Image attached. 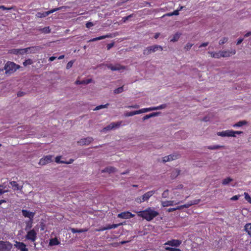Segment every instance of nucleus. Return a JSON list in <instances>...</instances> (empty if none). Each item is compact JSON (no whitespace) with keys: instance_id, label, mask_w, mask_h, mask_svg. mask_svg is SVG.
I'll use <instances>...</instances> for the list:
<instances>
[{"instance_id":"obj_48","label":"nucleus","mask_w":251,"mask_h":251,"mask_svg":"<svg viewBox=\"0 0 251 251\" xmlns=\"http://www.w3.org/2000/svg\"><path fill=\"white\" fill-rule=\"evenodd\" d=\"M168 190H166L163 192V193L162 194V197L164 198H166L168 197Z\"/></svg>"},{"instance_id":"obj_4","label":"nucleus","mask_w":251,"mask_h":251,"mask_svg":"<svg viewBox=\"0 0 251 251\" xmlns=\"http://www.w3.org/2000/svg\"><path fill=\"white\" fill-rule=\"evenodd\" d=\"M61 8H62V7H58V8H54V9H51V10H50V11H47V12H38L36 14V16L37 17H38V18L45 17L48 16L49 14H50L51 13H52L54 12H55L56 11H58V10L61 9Z\"/></svg>"},{"instance_id":"obj_20","label":"nucleus","mask_w":251,"mask_h":251,"mask_svg":"<svg viewBox=\"0 0 251 251\" xmlns=\"http://www.w3.org/2000/svg\"><path fill=\"white\" fill-rule=\"evenodd\" d=\"M220 57H226L230 56V54L232 53L233 54H235L236 53V51L234 50L233 51L228 52L226 51H220Z\"/></svg>"},{"instance_id":"obj_58","label":"nucleus","mask_w":251,"mask_h":251,"mask_svg":"<svg viewBox=\"0 0 251 251\" xmlns=\"http://www.w3.org/2000/svg\"><path fill=\"white\" fill-rule=\"evenodd\" d=\"M114 43H111L107 44V50H110L111 48H112L114 46Z\"/></svg>"},{"instance_id":"obj_49","label":"nucleus","mask_w":251,"mask_h":251,"mask_svg":"<svg viewBox=\"0 0 251 251\" xmlns=\"http://www.w3.org/2000/svg\"><path fill=\"white\" fill-rule=\"evenodd\" d=\"M73 63H74L73 61L71 60V61H69L66 65V69H69L70 68H71L72 67Z\"/></svg>"},{"instance_id":"obj_50","label":"nucleus","mask_w":251,"mask_h":251,"mask_svg":"<svg viewBox=\"0 0 251 251\" xmlns=\"http://www.w3.org/2000/svg\"><path fill=\"white\" fill-rule=\"evenodd\" d=\"M201 201L200 199L190 201L192 203V205L198 204Z\"/></svg>"},{"instance_id":"obj_34","label":"nucleus","mask_w":251,"mask_h":251,"mask_svg":"<svg viewBox=\"0 0 251 251\" xmlns=\"http://www.w3.org/2000/svg\"><path fill=\"white\" fill-rule=\"evenodd\" d=\"M109 105V103H106L104 105H100L99 106H97L95 107V108L94 109V110H99L100 109H101L102 108H107L108 106Z\"/></svg>"},{"instance_id":"obj_28","label":"nucleus","mask_w":251,"mask_h":251,"mask_svg":"<svg viewBox=\"0 0 251 251\" xmlns=\"http://www.w3.org/2000/svg\"><path fill=\"white\" fill-rule=\"evenodd\" d=\"M181 35V33L178 32L176 33L172 39H171L170 41L172 42H175L179 39L180 36Z\"/></svg>"},{"instance_id":"obj_5","label":"nucleus","mask_w":251,"mask_h":251,"mask_svg":"<svg viewBox=\"0 0 251 251\" xmlns=\"http://www.w3.org/2000/svg\"><path fill=\"white\" fill-rule=\"evenodd\" d=\"M103 65H105L108 69L113 71H120L121 69H124L125 68L124 66H121L119 64H116L115 65H113L112 64H103Z\"/></svg>"},{"instance_id":"obj_12","label":"nucleus","mask_w":251,"mask_h":251,"mask_svg":"<svg viewBox=\"0 0 251 251\" xmlns=\"http://www.w3.org/2000/svg\"><path fill=\"white\" fill-rule=\"evenodd\" d=\"M134 216V214H131L130 212L126 211L122 212L118 215V217L122 219H129Z\"/></svg>"},{"instance_id":"obj_64","label":"nucleus","mask_w":251,"mask_h":251,"mask_svg":"<svg viewBox=\"0 0 251 251\" xmlns=\"http://www.w3.org/2000/svg\"><path fill=\"white\" fill-rule=\"evenodd\" d=\"M12 52L14 54H19V49H14Z\"/></svg>"},{"instance_id":"obj_63","label":"nucleus","mask_w":251,"mask_h":251,"mask_svg":"<svg viewBox=\"0 0 251 251\" xmlns=\"http://www.w3.org/2000/svg\"><path fill=\"white\" fill-rule=\"evenodd\" d=\"M209 120V118L207 116H205L204 117H203L202 118V119L201 120L202 121H203V122H207Z\"/></svg>"},{"instance_id":"obj_8","label":"nucleus","mask_w":251,"mask_h":251,"mask_svg":"<svg viewBox=\"0 0 251 251\" xmlns=\"http://www.w3.org/2000/svg\"><path fill=\"white\" fill-rule=\"evenodd\" d=\"M52 156L50 155H47L40 160L39 164L41 165H45L52 161Z\"/></svg>"},{"instance_id":"obj_43","label":"nucleus","mask_w":251,"mask_h":251,"mask_svg":"<svg viewBox=\"0 0 251 251\" xmlns=\"http://www.w3.org/2000/svg\"><path fill=\"white\" fill-rule=\"evenodd\" d=\"M41 31L44 33H49L50 32L49 27H45L41 29Z\"/></svg>"},{"instance_id":"obj_21","label":"nucleus","mask_w":251,"mask_h":251,"mask_svg":"<svg viewBox=\"0 0 251 251\" xmlns=\"http://www.w3.org/2000/svg\"><path fill=\"white\" fill-rule=\"evenodd\" d=\"M160 114V112H153V113H151L148 115H146V116H144L142 118V120H143V121H145V120H148L151 118L157 116L159 115Z\"/></svg>"},{"instance_id":"obj_18","label":"nucleus","mask_w":251,"mask_h":251,"mask_svg":"<svg viewBox=\"0 0 251 251\" xmlns=\"http://www.w3.org/2000/svg\"><path fill=\"white\" fill-rule=\"evenodd\" d=\"M181 243V241L178 240H172L168 241L167 245H169L171 246L178 247Z\"/></svg>"},{"instance_id":"obj_25","label":"nucleus","mask_w":251,"mask_h":251,"mask_svg":"<svg viewBox=\"0 0 251 251\" xmlns=\"http://www.w3.org/2000/svg\"><path fill=\"white\" fill-rule=\"evenodd\" d=\"M174 201H166L161 202V204L163 207H166L168 206H171L174 205Z\"/></svg>"},{"instance_id":"obj_2","label":"nucleus","mask_w":251,"mask_h":251,"mask_svg":"<svg viewBox=\"0 0 251 251\" xmlns=\"http://www.w3.org/2000/svg\"><path fill=\"white\" fill-rule=\"evenodd\" d=\"M20 66L16 64L13 62L8 61L5 65L3 69H0V72L5 71L6 74H11L14 73L17 69H19Z\"/></svg>"},{"instance_id":"obj_36","label":"nucleus","mask_w":251,"mask_h":251,"mask_svg":"<svg viewBox=\"0 0 251 251\" xmlns=\"http://www.w3.org/2000/svg\"><path fill=\"white\" fill-rule=\"evenodd\" d=\"M123 91H124V87H123V86H122V87H119V88L115 89L114 90V93L115 94H118L121 93Z\"/></svg>"},{"instance_id":"obj_14","label":"nucleus","mask_w":251,"mask_h":251,"mask_svg":"<svg viewBox=\"0 0 251 251\" xmlns=\"http://www.w3.org/2000/svg\"><path fill=\"white\" fill-rule=\"evenodd\" d=\"M43 49L41 46H35L27 48V52L35 53Z\"/></svg>"},{"instance_id":"obj_24","label":"nucleus","mask_w":251,"mask_h":251,"mask_svg":"<svg viewBox=\"0 0 251 251\" xmlns=\"http://www.w3.org/2000/svg\"><path fill=\"white\" fill-rule=\"evenodd\" d=\"M33 220H28L25 221L26 226L25 227V230L26 231L29 230L32 227V223Z\"/></svg>"},{"instance_id":"obj_57","label":"nucleus","mask_w":251,"mask_h":251,"mask_svg":"<svg viewBox=\"0 0 251 251\" xmlns=\"http://www.w3.org/2000/svg\"><path fill=\"white\" fill-rule=\"evenodd\" d=\"M94 25V24L92 22H87L86 24V26L87 27V28H90L91 27L93 26Z\"/></svg>"},{"instance_id":"obj_32","label":"nucleus","mask_w":251,"mask_h":251,"mask_svg":"<svg viewBox=\"0 0 251 251\" xmlns=\"http://www.w3.org/2000/svg\"><path fill=\"white\" fill-rule=\"evenodd\" d=\"M122 225H123L122 223H120V224H118L108 225L107 226V228H108V229H110L112 228H115Z\"/></svg>"},{"instance_id":"obj_42","label":"nucleus","mask_w":251,"mask_h":251,"mask_svg":"<svg viewBox=\"0 0 251 251\" xmlns=\"http://www.w3.org/2000/svg\"><path fill=\"white\" fill-rule=\"evenodd\" d=\"M244 195H245V200L246 201H247L251 203V197L250 196V195L248 194V193L245 192Z\"/></svg>"},{"instance_id":"obj_27","label":"nucleus","mask_w":251,"mask_h":251,"mask_svg":"<svg viewBox=\"0 0 251 251\" xmlns=\"http://www.w3.org/2000/svg\"><path fill=\"white\" fill-rule=\"evenodd\" d=\"M245 230L248 232V234L251 236V223L247 224L245 226Z\"/></svg>"},{"instance_id":"obj_35","label":"nucleus","mask_w":251,"mask_h":251,"mask_svg":"<svg viewBox=\"0 0 251 251\" xmlns=\"http://www.w3.org/2000/svg\"><path fill=\"white\" fill-rule=\"evenodd\" d=\"M113 36L111 34H106L105 35H103V36H100V37H97V41L98 40H101V39H104L105 38H112Z\"/></svg>"},{"instance_id":"obj_53","label":"nucleus","mask_w":251,"mask_h":251,"mask_svg":"<svg viewBox=\"0 0 251 251\" xmlns=\"http://www.w3.org/2000/svg\"><path fill=\"white\" fill-rule=\"evenodd\" d=\"M163 162L164 163H165V162H168V161H170V160H169V157L168 156H166L165 157H164L163 158V160H162Z\"/></svg>"},{"instance_id":"obj_51","label":"nucleus","mask_w":251,"mask_h":251,"mask_svg":"<svg viewBox=\"0 0 251 251\" xmlns=\"http://www.w3.org/2000/svg\"><path fill=\"white\" fill-rule=\"evenodd\" d=\"M92 79H88L87 80H82V84H88L92 82Z\"/></svg>"},{"instance_id":"obj_55","label":"nucleus","mask_w":251,"mask_h":251,"mask_svg":"<svg viewBox=\"0 0 251 251\" xmlns=\"http://www.w3.org/2000/svg\"><path fill=\"white\" fill-rule=\"evenodd\" d=\"M166 249L171 251H181V250L179 249H176L173 248H166Z\"/></svg>"},{"instance_id":"obj_17","label":"nucleus","mask_w":251,"mask_h":251,"mask_svg":"<svg viewBox=\"0 0 251 251\" xmlns=\"http://www.w3.org/2000/svg\"><path fill=\"white\" fill-rule=\"evenodd\" d=\"M117 171V169L112 166H108L101 170V173H114Z\"/></svg>"},{"instance_id":"obj_13","label":"nucleus","mask_w":251,"mask_h":251,"mask_svg":"<svg viewBox=\"0 0 251 251\" xmlns=\"http://www.w3.org/2000/svg\"><path fill=\"white\" fill-rule=\"evenodd\" d=\"M16 248L20 250L21 251H28V249L26 248V245L23 242H16L14 245Z\"/></svg>"},{"instance_id":"obj_56","label":"nucleus","mask_w":251,"mask_h":251,"mask_svg":"<svg viewBox=\"0 0 251 251\" xmlns=\"http://www.w3.org/2000/svg\"><path fill=\"white\" fill-rule=\"evenodd\" d=\"M12 8V7H6L3 5H0V9H1L3 10H10Z\"/></svg>"},{"instance_id":"obj_22","label":"nucleus","mask_w":251,"mask_h":251,"mask_svg":"<svg viewBox=\"0 0 251 251\" xmlns=\"http://www.w3.org/2000/svg\"><path fill=\"white\" fill-rule=\"evenodd\" d=\"M168 156L169 157L170 161H171L180 157V154L176 152H174L170 155H169Z\"/></svg>"},{"instance_id":"obj_9","label":"nucleus","mask_w":251,"mask_h":251,"mask_svg":"<svg viewBox=\"0 0 251 251\" xmlns=\"http://www.w3.org/2000/svg\"><path fill=\"white\" fill-rule=\"evenodd\" d=\"M22 213L25 217L28 218L29 219V220H33V218L35 214L34 212H30L27 210L23 209L22 210Z\"/></svg>"},{"instance_id":"obj_1","label":"nucleus","mask_w":251,"mask_h":251,"mask_svg":"<svg viewBox=\"0 0 251 251\" xmlns=\"http://www.w3.org/2000/svg\"><path fill=\"white\" fill-rule=\"evenodd\" d=\"M139 217H142L147 221H151L154 218L159 215V213L151 207L147 208L143 211H140L137 212Z\"/></svg>"},{"instance_id":"obj_7","label":"nucleus","mask_w":251,"mask_h":251,"mask_svg":"<svg viewBox=\"0 0 251 251\" xmlns=\"http://www.w3.org/2000/svg\"><path fill=\"white\" fill-rule=\"evenodd\" d=\"M1 245L0 251H9L12 248V245L9 242H4L1 241Z\"/></svg>"},{"instance_id":"obj_31","label":"nucleus","mask_w":251,"mask_h":251,"mask_svg":"<svg viewBox=\"0 0 251 251\" xmlns=\"http://www.w3.org/2000/svg\"><path fill=\"white\" fill-rule=\"evenodd\" d=\"M59 243L60 242L56 238L51 239L50 242V246L57 245L59 244Z\"/></svg>"},{"instance_id":"obj_26","label":"nucleus","mask_w":251,"mask_h":251,"mask_svg":"<svg viewBox=\"0 0 251 251\" xmlns=\"http://www.w3.org/2000/svg\"><path fill=\"white\" fill-rule=\"evenodd\" d=\"M154 110L153 107L145 108L140 109L138 111V114Z\"/></svg>"},{"instance_id":"obj_40","label":"nucleus","mask_w":251,"mask_h":251,"mask_svg":"<svg viewBox=\"0 0 251 251\" xmlns=\"http://www.w3.org/2000/svg\"><path fill=\"white\" fill-rule=\"evenodd\" d=\"M167 107L166 104H163L160 106H156V107H153L154 110H159V109H164Z\"/></svg>"},{"instance_id":"obj_33","label":"nucleus","mask_w":251,"mask_h":251,"mask_svg":"<svg viewBox=\"0 0 251 251\" xmlns=\"http://www.w3.org/2000/svg\"><path fill=\"white\" fill-rule=\"evenodd\" d=\"M138 114V111H134L129 112H126L125 114V116L126 117H130V116H133L135 115Z\"/></svg>"},{"instance_id":"obj_45","label":"nucleus","mask_w":251,"mask_h":251,"mask_svg":"<svg viewBox=\"0 0 251 251\" xmlns=\"http://www.w3.org/2000/svg\"><path fill=\"white\" fill-rule=\"evenodd\" d=\"M27 52V48L19 49V54H24Z\"/></svg>"},{"instance_id":"obj_29","label":"nucleus","mask_w":251,"mask_h":251,"mask_svg":"<svg viewBox=\"0 0 251 251\" xmlns=\"http://www.w3.org/2000/svg\"><path fill=\"white\" fill-rule=\"evenodd\" d=\"M233 181V179L230 177H226L222 181V184L224 185H226L229 184V182Z\"/></svg>"},{"instance_id":"obj_30","label":"nucleus","mask_w":251,"mask_h":251,"mask_svg":"<svg viewBox=\"0 0 251 251\" xmlns=\"http://www.w3.org/2000/svg\"><path fill=\"white\" fill-rule=\"evenodd\" d=\"M247 124L246 121H241L233 125L234 127H240Z\"/></svg>"},{"instance_id":"obj_41","label":"nucleus","mask_w":251,"mask_h":251,"mask_svg":"<svg viewBox=\"0 0 251 251\" xmlns=\"http://www.w3.org/2000/svg\"><path fill=\"white\" fill-rule=\"evenodd\" d=\"M223 147H224V146L216 145V146H209V147H208V149H210V150H217V149H219L220 148H222Z\"/></svg>"},{"instance_id":"obj_52","label":"nucleus","mask_w":251,"mask_h":251,"mask_svg":"<svg viewBox=\"0 0 251 251\" xmlns=\"http://www.w3.org/2000/svg\"><path fill=\"white\" fill-rule=\"evenodd\" d=\"M71 231L74 233H77V232L80 233V232H82V231L81 230H78L76 228H72Z\"/></svg>"},{"instance_id":"obj_19","label":"nucleus","mask_w":251,"mask_h":251,"mask_svg":"<svg viewBox=\"0 0 251 251\" xmlns=\"http://www.w3.org/2000/svg\"><path fill=\"white\" fill-rule=\"evenodd\" d=\"M12 187H13V189L14 190H21L23 188V186H20L16 181H12L10 182L9 183Z\"/></svg>"},{"instance_id":"obj_39","label":"nucleus","mask_w":251,"mask_h":251,"mask_svg":"<svg viewBox=\"0 0 251 251\" xmlns=\"http://www.w3.org/2000/svg\"><path fill=\"white\" fill-rule=\"evenodd\" d=\"M193 46V44H191L190 43H188L186 45V46L184 47V50H185V51H187L189 50Z\"/></svg>"},{"instance_id":"obj_11","label":"nucleus","mask_w":251,"mask_h":251,"mask_svg":"<svg viewBox=\"0 0 251 251\" xmlns=\"http://www.w3.org/2000/svg\"><path fill=\"white\" fill-rule=\"evenodd\" d=\"M93 141V138L91 137L83 138L78 141L80 145H88Z\"/></svg>"},{"instance_id":"obj_47","label":"nucleus","mask_w":251,"mask_h":251,"mask_svg":"<svg viewBox=\"0 0 251 251\" xmlns=\"http://www.w3.org/2000/svg\"><path fill=\"white\" fill-rule=\"evenodd\" d=\"M142 196L138 197L135 199V201L138 203H141V202H144L143 200H142Z\"/></svg>"},{"instance_id":"obj_37","label":"nucleus","mask_w":251,"mask_h":251,"mask_svg":"<svg viewBox=\"0 0 251 251\" xmlns=\"http://www.w3.org/2000/svg\"><path fill=\"white\" fill-rule=\"evenodd\" d=\"M211 54V57L215 58H220V53L219 52H209Z\"/></svg>"},{"instance_id":"obj_6","label":"nucleus","mask_w":251,"mask_h":251,"mask_svg":"<svg viewBox=\"0 0 251 251\" xmlns=\"http://www.w3.org/2000/svg\"><path fill=\"white\" fill-rule=\"evenodd\" d=\"M37 237V233L34 229L30 230L27 232L25 238L27 240L34 242Z\"/></svg>"},{"instance_id":"obj_61","label":"nucleus","mask_w":251,"mask_h":251,"mask_svg":"<svg viewBox=\"0 0 251 251\" xmlns=\"http://www.w3.org/2000/svg\"><path fill=\"white\" fill-rule=\"evenodd\" d=\"M128 107L132 108H139V105L138 104H135L131 106H128Z\"/></svg>"},{"instance_id":"obj_10","label":"nucleus","mask_w":251,"mask_h":251,"mask_svg":"<svg viewBox=\"0 0 251 251\" xmlns=\"http://www.w3.org/2000/svg\"><path fill=\"white\" fill-rule=\"evenodd\" d=\"M233 130H227L225 131H223L222 132H217V135L218 136H222V137H225V136H228V137H235L236 135L232 134Z\"/></svg>"},{"instance_id":"obj_15","label":"nucleus","mask_w":251,"mask_h":251,"mask_svg":"<svg viewBox=\"0 0 251 251\" xmlns=\"http://www.w3.org/2000/svg\"><path fill=\"white\" fill-rule=\"evenodd\" d=\"M120 125V124H118V123L116 124L115 123H112L108 126L104 127L102 129V131H105L110 130H111L115 127L119 126Z\"/></svg>"},{"instance_id":"obj_60","label":"nucleus","mask_w":251,"mask_h":251,"mask_svg":"<svg viewBox=\"0 0 251 251\" xmlns=\"http://www.w3.org/2000/svg\"><path fill=\"white\" fill-rule=\"evenodd\" d=\"M239 196L235 195V196L232 197L231 198V200L232 201H236L239 199Z\"/></svg>"},{"instance_id":"obj_44","label":"nucleus","mask_w":251,"mask_h":251,"mask_svg":"<svg viewBox=\"0 0 251 251\" xmlns=\"http://www.w3.org/2000/svg\"><path fill=\"white\" fill-rule=\"evenodd\" d=\"M227 41H228L227 37H224L219 41V43L220 45H223V44L226 43L227 42Z\"/></svg>"},{"instance_id":"obj_23","label":"nucleus","mask_w":251,"mask_h":251,"mask_svg":"<svg viewBox=\"0 0 251 251\" xmlns=\"http://www.w3.org/2000/svg\"><path fill=\"white\" fill-rule=\"evenodd\" d=\"M180 173V170L178 169H175L174 171H172L171 174V177L172 179H175L176 178L179 174Z\"/></svg>"},{"instance_id":"obj_46","label":"nucleus","mask_w":251,"mask_h":251,"mask_svg":"<svg viewBox=\"0 0 251 251\" xmlns=\"http://www.w3.org/2000/svg\"><path fill=\"white\" fill-rule=\"evenodd\" d=\"M61 156H57L55 158V162L57 163H65V161H60Z\"/></svg>"},{"instance_id":"obj_59","label":"nucleus","mask_w":251,"mask_h":251,"mask_svg":"<svg viewBox=\"0 0 251 251\" xmlns=\"http://www.w3.org/2000/svg\"><path fill=\"white\" fill-rule=\"evenodd\" d=\"M191 205H192V203H191L190 202H189L183 205V206L184 207V208H189Z\"/></svg>"},{"instance_id":"obj_38","label":"nucleus","mask_w":251,"mask_h":251,"mask_svg":"<svg viewBox=\"0 0 251 251\" xmlns=\"http://www.w3.org/2000/svg\"><path fill=\"white\" fill-rule=\"evenodd\" d=\"M33 63V61L32 60V59H28L27 60H25L24 62H23V65L25 66H26L27 65H31Z\"/></svg>"},{"instance_id":"obj_16","label":"nucleus","mask_w":251,"mask_h":251,"mask_svg":"<svg viewBox=\"0 0 251 251\" xmlns=\"http://www.w3.org/2000/svg\"><path fill=\"white\" fill-rule=\"evenodd\" d=\"M154 193L155 191L153 190L146 193L142 196V200H143L144 201H147Z\"/></svg>"},{"instance_id":"obj_54","label":"nucleus","mask_w":251,"mask_h":251,"mask_svg":"<svg viewBox=\"0 0 251 251\" xmlns=\"http://www.w3.org/2000/svg\"><path fill=\"white\" fill-rule=\"evenodd\" d=\"M133 14H130L126 17L123 18V21L125 22L126 21L128 20L130 18L133 16Z\"/></svg>"},{"instance_id":"obj_62","label":"nucleus","mask_w":251,"mask_h":251,"mask_svg":"<svg viewBox=\"0 0 251 251\" xmlns=\"http://www.w3.org/2000/svg\"><path fill=\"white\" fill-rule=\"evenodd\" d=\"M208 45V42H205L203 43H202L200 46H199V48L204 47H206Z\"/></svg>"},{"instance_id":"obj_3","label":"nucleus","mask_w":251,"mask_h":251,"mask_svg":"<svg viewBox=\"0 0 251 251\" xmlns=\"http://www.w3.org/2000/svg\"><path fill=\"white\" fill-rule=\"evenodd\" d=\"M159 50L162 51L163 50L162 47L160 45H153L148 47L143 50L144 55H147L151 52H154L157 50Z\"/></svg>"}]
</instances>
